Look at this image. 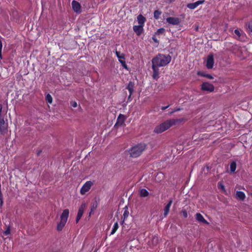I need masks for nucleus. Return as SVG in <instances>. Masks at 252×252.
<instances>
[{"label":"nucleus","instance_id":"1","mask_svg":"<svg viewBox=\"0 0 252 252\" xmlns=\"http://www.w3.org/2000/svg\"><path fill=\"white\" fill-rule=\"evenodd\" d=\"M182 121L183 119H170L167 120L156 126L154 130V132L156 133H161L169 128L171 126L175 125L177 123H180Z\"/></svg>","mask_w":252,"mask_h":252},{"label":"nucleus","instance_id":"2","mask_svg":"<svg viewBox=\"0 0 252 252\" xmlns=\"http://www.w3.org/2000/svg\"><path fill=\"white\" fill-rule=\"evenodd\" d=\"M171 60V56L169 55H165L158 54L152 59V63L158 66H164L168 64L170 62Z\"/></svg>","mask_w":252,"mask_h":252},{"label":"nucleus","instance_id":"3","mask_svg":"<svg viewBox=\"0 0 252 252\" xmlns=\"http://www.w3.org/2000/svg\"><path fill=\"white\" fill-rule=\"evenodd\" d=\"M146 148L147 145L145 143H141L131 148L129 151V154L132 158H137L142 154Z\"/></svg>","mask_w":252,"mask_h":252},{"label":"nucleus","instance_id":"4","mask_svg":"<svg viewBox=\"0 0 252 252\" xmlns=\"http://www.w3.org/2000/svg\"><path fill=\"white\" fill-rule=\"evenodd\" d=\"M126 119V117L122 114H120L117 119V122L114 125V127H118L123 126L125 124V122Z\"/></svg>","mask_w":252,"mask_h":252},{"label":"nucleus","instance_id":"5","mask_svg":"<svg viewBox=\"0 0 252 252\" xmlns=\"http://www.w3.org/2000/svg\"><path fill=\"white\" fill-rule=\"evenodd\" d=\"M86 206H87V205H86V203L83 202L81 204V206L79 207L78 211V213H77V217L76 219V223H78L79 222V220L81 219V217H82V216L84 214V210L86 208Z\"/></svg>","mask_w":252,"mask_h":252},{"label":"nucleus","instance_id":"6","mask_svg":"<svg viewBox=\"0 0 252 252\" xmlns=\"http://www.w3.org/2000/svg\"><path fill=\"white\" fill-rule=\"evenodd\" d=\"M93 183L91 181L86 182L82 186L80 189V193L81 194H85L86 192L88 191L93 186Z\"/></svg>","mask_w":252,"mask_h":252},{"label":"nucleus","instance_id":"7","mask_svg":"<svg viewBox=\"0 0 252 252\" xmlns=\"http://www.w3.org/2000/svg\"><path fill=\"white\" fill-rule=\"evenodd\" d=\"M134 83L132 81H129L126 87V89L128 90L129 93V96L128 97L127 101H130L131 100V95L135 92L134 90Z\"/></svg>","mask_w":252,"mask_h":252},{"label":"nucleus","instance_id":"8","mask_svg":"<svg viewBox=\"0 0 252 252\" xmlns=\"http://www.w3.org/2000/svg\"><path fill=\"white\" fill-rule=\"evenodd\" d=\"M214 86L213 84L208 82H203L201 85V90L203 91L212 92L214 90Z\"/></svg>","mask_w":252,"mask_h":252},{"label":"nucleus","instance_id":"9","mask_svg":"<svg viewBox=\"0 0 252 252\" xmlns=\"http://www.w3.org/2000/svg\"><path fill=\"white\" fill-rule=\"evenodd\" d=\"M7 132V124L5 123L3 118H0V133L4 134Z\"/></svg>","mask_w":252,"mask_h":252},{"label":"nucleus","instance_id":"10","mask_svg":"<svg viewBox=\"0 0 252 252\" xmlns=\"http://www.w3.org/2000/svg\"><path fill=\"white\" fill-rule=\"evenodd\" d=\"M214 63V55L213 54H210L207 57L206 61V67L210 69L213 67Z\"/></svg>","mask_w":252,"mask_h":252},{"label":"nucleus","instance_id":"11","mask_svg":"<svg viewBox=\"0 0 252 252\" xmlns=\"http://www.w3.org/2000/svg\"><path fill=\"white\" fill-rule=\"evenodd\" d=\"M72 7L74 12L77 13H80L82 12L81 6L79 2L76 0L72 1Z\"/></svg>","mask_w":252,"mask_h":252},{"label":"nucleus","instance_id":"12","mask_svg":"<svg viewBox=\"0 0 252 252\" xmlns=\"http://www.w3.org/2000/svg\"><path fill=\"white\" fill-rule=\"evenodd\" d=\"M166 22L172 25H178L181 23L180 19L177 17H169L166 18Z\"/></svg>","mask_w":252,"mask_h":252},{"label":"nucleus","instance_id":"13","mask_svg":"<svg viewBox=\"0 0 252 252\" xmlns=\"http://www.w3.org/2000/svg\"><path fill=\"white\" fill-rule=\"evenodd\" d=\"M152 67L153 70V74L152 75L153 78L155 80H157L159 78L158 69L159 66H158L157 65L154 64H152Z\"/></svg>","mask_w":252,"mask_h":252},{"label":"nucleus","instance_id":"14","mask_svg":"<svg viewBox=\"0 0 252 252\" xmlns=\"http://www.w3.org/2000/svg\"><path fill=\"white\" fill-rule=\"evenodd\" d=\"M234 33L237 36V37L236 38L238 40L241 41H244V38L245 37L246 34L244 33L243 32H241L239 30L236 29L234 30Z\"/></svg>","mask_w":252,"mask_h":252},{"label":"nucleus","instance_id":"15","mask_svg":"<svg viewBox=\"0 0 252 252\" xmlns=\"http://www.w3.org/2000/svg\"><path fill=\"white\" fill-rule=\"evenodd\" d=\"M143 27L142 25H138V26H134L133 27V31L136 33V34L139 36L143 32Z\"/></svg>","mask_w":252,"mask_h":252},{"label":"nucleus","instance_id":"16","mask_svg":"<svg viewBox=\"0 0 252 252\" xmlns=\"http://www.w3.org/2000/svg\"><path fill=\"white\" fill-rule=\"evenodd\" d=\"M69 211L68 209H64L61 216V220L66 222L69 216Z\"/></svg>","mask_w":252,"mask_h":252},{"label":"nucleus","instance_id":"17","mask_svg":"<svg viewBox=\"0 0 252 252\" xmlns=\"http://www.w3.org/2000/svg\"><path fill=\"white\" fill-rule=\"evenodd\" d=\"M173 202V199L172 198H170L169 200L168 201V203L166 204L165 206L164 209V216L166 217L167 214L169 213V209L170 208V206Z\"/></svg>","mask_w":252,"mask_h":252},{"label":"nucleus","instance_id":"18","mask_svg":"<svg viewBox=\"0 0 252 252\" xmlns=\"http://www.w3.org/2000/svg\"><path fill=\"white\" fill-rule=\"evenodd\" d=\"M196 219L200 222H202L204 224H208L209 222L204 218L203 216L200 213H196Z\"/></svg>","mask_w":252,"mask_h":252},{"label":"nucleus","instance_id":"19","mask_svg":"<svg viewBox=\"0 0 252 252\" xmlns=\"http://www.w3.org/2000/svg\"><path fill=\"white\" fill-rule=\"evenodd\" d=\"M235 196H236V198L237 199H239L241 201H243L246 198V195H245V193L243 191H236Z\"/></svg>","mask_w":252,"mask_h":252},{"label":"nucleus","instance_id":"20","mask_svg":"<svg viewBox=\"0 0 252 252\" xmlns=\"http://www.w3.org/2000/svg\"><path fill=\"white\" fill-rule=\"evenodd\" d=\"M137 19L138 23L139 24V25H142L144 26V23L146 21V18L144 17L142 15L140 14L137 16Z\"/></svg>","mask_w":252,"mask_h":252},{"label":"nucleus","instance_id":"21","mask_svg":"<svg viewBox=\"0 0 252 252\" xmlns=\"http://www.w3.org/2000/svg\"><path fill=\"white\" fill-rule=\"evenodd\" d=\"M66 222L65 221L61 220L60 222L57 224V230L59 231L62 230Z\"/></svg>","mask_w":252,"mask_h":252},{"label":"nucleus","instance_id":"22","mask_svg":"<svg viewBox=\"0 0 252 252\" xmlns=\"http://www.w3.org/2000/svg\"><path fill=\"white\" fill-rule=\"evenodd\" d=\"M197 75H198L199 76L206 77L209 79H213V77L211 75L207 74V73H205L204 72L199 71L197 72Z\"/></svg>","mask_w":252,"mask_h":252},{"label":"nucleus","instance_id":"23","mask_svg":"<svg viewBox=\"0 0 252 252\" xmlns=\"http://www.w3.org/2000/svg\"><path fill=\"white\" fill-rule=\"evenodd\" d=\"M140 196L142 197H145L149 195V192L144 189H141L139 191Z\"/></svg>","mask_w":252,"mask_h":252},{"label":"nucleus","instance_id":"24","mask_svg":"<svg viewBox=\"0 0 252 252\" xmlns=\"http://www.w3.org/2000/svg\"><path fill=\"white\" fill-rule=\"evenodd\" d=\"M236 169V162L235 161H232L230 165V170L231 173H234Z\"/></svg>","mask_w":252,"mask_h":252},{"label":"nucleus","instance_id":"25","mask_svg":"<svg viewBox=\"0 0 252 252\" xmlns=\"http://www.w3.org/2000/svg\"><path fill=\"white\" fill-rule=\"evenodd\" d=\"M246 29L248 32H252V20L246 24Z\"/></svg>","mask_w":252,"mask_h":252},{"label":"nucleus","instance_id":"26","mask_svg":"<svg viewBox=\"0 0 252 252\" xmlns=\"http://www.w3.org/2000/svg\"><path fill=\"white\" fill-rule=\"evenodd\" d=\"M124 212L123 216V218H124V220H125L129 215V211H128V207L127 206H126L124 208Z\"/></svg>","mask_w":252,"mask_h":252},{"label":"nucleus","instance_id":"27","mask_svg":"<svg viewBox=\"0 0 252 252\" xmlns=\"http://www.w3.org/2000/svg\"><path fill=\"white\" fill-rule=\"evenodd\" d=\"M161 12L159 10H156L154 12V17L155 19H158L159 16L161 15Z\"/></svg>","mask_w":252,"mask_h":252},{"label":"nucleus","instance_id":"28","mask_svg":"<svg viewBox=\"0 0 252 252\" xmlns=\"http://www.w3.org/2000/svg\"><path fill=\"white\" fill-rule=\"evenodd\" d=\"M197 6H198L197 5L196 3L195 2L193 3H188L187 5V7L190 9H194Z\"/></svg>","mask_w":252,"mask_h":252},{"label":"nucleus","instance_id":"29","mask_svg":"<svg viewBox=\"0 0 252 252\" xmlns=\"http://www.w3.org/2000/svg\"><path fill=\"white\" fill-rule=\"evenodd\" d=\"M116 55L119 59V61H120V60L125 59V54H121L120 52L119 51H117V50L116 51Z\"/></svg>","mask_w":252,"mask_h":252},{"label":"nucleus","instance_id":"30","mask_svg":"<svg viewBox=\"0 0 252 252\" xmlns=\"http://www.w3.org/2000/svg\"><path fill=\"white\" fill-rule=\"evenodd\" d=\"M118 228H119L118 223V222H116L115 223V224L113 226V227L112 228V230H111L110 234L111 235L114 234L116 232V231H117V230L118 229Z\"/></svg>","mask_w":252,"mask_h":252},{"label":"nucleus","instance_id":"31","mask_svg":"<svg viewBox=\"0 0 252 252\" xmlns=\"http://www.w3.org/2000/svg\"><path fill=\"white\" fill-rule=\"evenodd\" d=\"M152 243L154 245H156L158 242V238L157 236H154L152 240Z\"/></svg>","mask_w":252,"mask_h":252},{"label":"nucleus","instance_id":"32","mask_svg":"<svg viewBox=\"0 0 252 252\" xmlns=\"http://www.w3.org/2000/svg\"><path fill=\"white\" fill-rule=\"evenodd\" d=\"M165 32V29L163 28H161L158 29L157 31L155 32V34L159 35L160 34H162L164 33Z\"/></svg>","mask_w":252,"mask_h":252},{"label":"nucleus","instance_id":"33","mask_svg":"<svg viewBox=\"0 0 252 252\" xmlns=\"http://www.w3.org/2000/svg\"><path fill=\"white\" fill-rule=\"evenodd\" d=\"M46 100L48 103H51L53 100L52 96L50 94H47L46 96Z\"/></svg>","mask_w":252,"mask_h":252},{"label":"nucleus","instance_id":"34","mask_svg":"<svg viewBox=\"0 0 252 252\" xmlns=\"http://www.w3.org/2000/svg\"><path fill=\"white\" fill-rule=\"evenodd\" d=\"M97 202L96 201L95 203H94L91 207V212H93L94 211V210H95L97 207Z\"/></svg>","mask_w":252,"mask_h":252},{"label":"nucleus","instance_id":"35","mask_svg":"<svg viewBox=\"0 0 252 252\" xmlns=\"http://www.w3.org/2000/svg\"><path fill=\"white\" fill-rule=\"evenodd\" d=\"M119 62L122 64L123 67L126 69H127V66L126 63L125 59L120 60Z\"/></svg>","mask_w":252,"mask_h":252},{"label":"nucleus","instance_id":"36","mask_svg":"<svg viewBox=\"0 0 252 252\" xmlns=\"http://www.w3.org/2000/svg\"><path fill=\"white\" fill-rule=\"evenodd\" d=\"M119 62L122 64L123 67L126 69H127V66L126 63L125 59L120 60Z\"/></svg>","mask_w":252,"mask_h":252},{"label":"nucleus","instance_id":"37","mask_svg":"<svg viewBox=\"0 0 252 252\" xmlns=\"http://www.w3.org/2000/svg\"><path fill=\"white\" fill-rule=\"evenodd\" d=\"M119 62L122 64L123 67L126 69H127V66L126 63L125 59L120 60Z\"/></svg>","mask_w":252,"mask_h":252},{"label":"nucleus","instance_id":"38","mask_svg":"<svg viewBox=\"0 0 252 252\" xmlns=\"http://www.w3.org/2000/svg\"><path fill=\"white\" fill-rule=\"evenodd\" d=\"M119 62L122 64L123 67L126 69H127V66L126 63L125 59L120 60Z\"/></svg>","mask_w":252,"mask_h":252},{"label":"nucleus","instance_id":"39","mask_svg":"<svg viewBox=\"0 0 252 252\" xmlns=\"http://www.w3.org/2000/svg\"><path fill=\"white\" fill-rule=\"evenodd\" d=\"M218 186L219 188H220L223 192H225V187L223 185L222 183H220V182H219L218 184Z\"/></svg>","mask_w":252,"mask_h":252},{"label":"nucleus","instance_id":"40","mask_svg":"<svg viewBox=\"0 0 252 252\" xmlns=\"http://www.w3.org/2000/svg\"><path fill=\"white\" fill-rule=\"evenodd\" d=\"M10 233V226H8L6 229L3 232V234L5 236L9 235Z\"/></svg>","mask_w":252,"mask_h":252},{"label":"nucleus","instance_id":"41","mask_svg":"<svg viewBox=\"0 0 252 252\" xmlns=\"http://www.w3.org/2000/svg\"><path fill=\"white\" fill-rule=\"evenodd\" d=\"M181 212L185 218H187L188 217V213L185 209L182 210Z\"/></svg>","mask_w":252,"mask_h":252},{"label":"nucleus","instance_id":"42","mask_svg":"<svg viewBox=\"0 0 252 252\" xmlns=\"http://www.w3.org/2000/svg\"><path fill=\"white\" fill-rule=\"evenodd\" d=\"M156 34H154V35H153V36H152V39L154 40V41L155 43H157L158 44V43H159V41H158V39L156 38Z\"/></svg>","mask_w":252,"mask_h":252},{"label":"nucleus","instance_id":"43","mask_svg":"<svg viewBox=\"0 0 252 252\" xmlns=\"http://www.w3.org/2000/svg\"><path fill=\"white\" fill-rule=\"evenodd\" d=\"M70 105H71V106H72L74 108L76 107L77 106V103L76 101H71Z\"/></svg>","mask_w":252,"mask_h":252},{"label":"nucleus","instance_id":"44","mask_svg":"<svg viewBox=\"0 0 252 252\" xmlns=\"http://www.w3.org/2000/svg\"><path fill=\"white\" fill-rule=\"evenodd\" d=\"M205 2L204 0H200L196 1V4L198 6L200 4H203Z\"/></svg>","mask_w":252,"mask_h":252},{"label":"nucleus","instance_id":"45","mask_svg":"<svg viewBox=\"0 0 252 252\" xmlns=\"http://www.w3.org/2000/svg\"><path fill=\"white\" fill-rule=\"evenodd\" d=\"M1 110H2V105L1 104H0V118H1Z\"/></svg>","mask_w":252,"mask_h":252},{"label":"nucleus","instance_id":"46","mask_svg":"<svg viewBox=\"0 0 252 252\" xmlns=\"http://www.w3.org/2000/svg\"><path fill=\"white\" fill-rule=\"evenodd\" d=\"M42 152V150H39L37 152V156H39Z\"/></svg>","mask_w":252,"mask_h":252},{"label":"nucleus","instance_id":"47","mask_svg":"<svg viewBox=\"0 0 252 252\" xmlns=\"http://www.w3.org/2000/svg\"><path fill=\"white\" fill-rule=\"evenodd\" d=\"M2 43L1 40H0V50H2Z\"/></svg>","mask_w":252,"mask_h":252},{"label":"nucleus","instance_id":"48","mask_svg":"<svg viewBox=\"0 0 252 252\" xmlns=\"http://www.w3.org/2000/svg\"><path fill=\"white\" fill-rule=\"evenodd\" d=\"M181 109L180 108H178V109H175L174 111L172 112L171 113L174 112H176V111H179Z\"/></svg>","mask_w":252,"mask_h":252},{"label":"nucleus","instance_id":"49","mask_svg":"<svg viewBox=\"0 0 252 252\" xmlns=\"http://www.w3.org/2000/svg\"><path fill=\"white\" fill-rule=\"evenodd\" d=\"M174 1H175V0H169L168 3H171L173 2H174Z\"/></svg>","mask_w":252,"mask_h":252},{"label":"nucleus","instance_id":"50","mask_svg":"<svg viewBox=\"0 0 252 252\" xmlns=\"http://www.w3.org/2000/svg\"><path fill=\"white\" fill-rule=\"evenodd\" d=\"M168 107V106H166V107H162V110H164V109H165L166 108H167Z\"/></svg>","mask_w":252,"mask_h":252},{"label":"nucleus","instance_id":"51","mask_svg":"<svg viewBox=\"0 0 252 252\" xmlns=\"http://www.w3.org/2000/svg\"><path fill=\"white\" fill-rule=\"evenodd\" d=\"M125 220H124V219L121 222V224H123Z\"/></svg>","mask_w":252,"mask_h":252},{"label":"nucleus","instance_id":"52","mask_svg":"<svg viewBox=\"0 0 252 252\" xmlns=\"http://www.w3.org/2000/svg\"><path fill=\"white\" fill-rule=\"evenodd\" d=\"M93 212H91V211H90V213H89V217H90L91 216V215L92 214Z\"/></svg>","mask_w":252,"mask_h":252},{"label":"nucleus","instance_id":"53","mask_svg":"<svg viewBox=\"0 0 252 252\" xmlns=\"http://www.w3.org/2000/svg\"><path fill=\"white\" fill-rule=\"evenodd\" d=\"M0 59H2V55H0Z\"/></svg>","mask_w":252,"mask_h":252},{"label":"nucleus","instance_id":"54","mask_svg":"<svg viewBox=\"0 0 252 252\" xmlns=\"http://www.w3.org/2000/svg\"><path fill=\"white\" fill-rule=\"evenodd\" d=\"M1 51H2V50H0V55H2V54H1Z\"/></svg>","mask_w":252,"mask_h":252},{"label":"nucleus","instance_id":"55","mask_svg":"<svg viewBox=\"0 0 252 252\" xmlns=\"http://www.w3.org/2000/svg\"><path fill=\"white\" fill-rule=\"evenodd\" d=\"M198 27H197L195 28V30H196V31H197V30H198Z\"/></svg>","mask_w":252,"mask_h":252},{"label":"nucleus","instance_id":"56","mask_svg":"<svg viewBox=\"0 0 252 252\" xmlns=\"http://www.w3.org/2000/svg\"><path fill=\"white\" fill-rule=\"evenodd\" d=\"M97 250V249H95L94 252H96Z\"/></svg>","mask_w":252,"mask_h":252}]
</instances>
